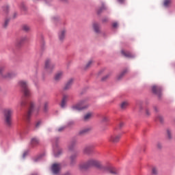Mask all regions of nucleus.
Wrapping results in <instances>:
<instances>
[{
    "label": "nucleus",
    "instance_id": "nucleus-51",
    "mask_svg": "<svg viewBox=\"0 0 175 175\" xmlns=\"http://www.w3.org/2000/svg\"><path fill=\"white\" fill-rule=\"evenodd\" d=\"M124 0H118V2H120V3H122V2H124Z\"/></svg>",
    "mask_w": 175,
    "mask_h": 175
},
{
    "label": "nucleus",
    "instance_id": "nucleus-47",
    "mask_svg": "<svg viewBox=\"0 0 175 175\" xmlns=\"http://www.w3.org/2000/svg\"><path fill=\"white\" fill-rule=\"evenodd\" d=\"M142 109H144L143 105H139V111H142Z\"/></svg>",
    "mask_w": 175,
    "mask_h": 175
},
{
    "label": "nucleus",
    "instance_id": "nucleus-37",
    "mask_svg": "<svg viewBox=\"0 0 175 175\" xmlns=\"http://www.w3.org/2000/svg\"><path fill=\"white\" fill-rule=\"evenodd\" d=\"M157 120H159V121H160V122H163V117L159 116L157 117Z\"/></svg>",
    "mask_w": 175,
    "mask_h": 175
},
{
    "label": "nucleus",
    "instance_id": "nucleus-10",
    "mask_svg": "<svg viewBox=\"0 0 175 175\" xmlns=\"http://www.w3.org/2000/svg\"><path fill=\"white\" fill-rule=\"evenodd\" d=\"M33 107H35V104L33 102H31L29 104V111L26 115L27 121H29V118H31V114H32V111H33Z\"/></svg>",
    "mask_w": 175,
    "mask_h": 175
},
{
    "label": "nucleus",
    "instance_id": "nucleus-54",
    "mask_svg": "<svg viewBox=\"0 0 175 175\" xmlns=\"http://www.w3.org/2000/svg\"><path fill=\"white\" fill-rule=\"evenodd\" d=\"M32 175H38V174H33Z\"/></svg>",
    "mask_w": 175,
    "mask_h": 175
},
{
    "label": "nucleus",
    "instance_id": "nucleus-17",
    "mask_svg": "<svg viewBox=\"0 0 175 175\" xmlns=\"http://www.w3.org/2000/svg\"><path fill=\"white\" fill-rule=\"evenodd\" d=\"M92 27L96 33H99L100 32V30L99 29V24L94 23H93Z\"/></svg>",
    "mask_w": 175,
    "mask_h": 175
},
{
    "label": "nucleus",
    "instance_id": "nucleus-40",
    "mask_svg": "<svg viewBox=\"0 0 175 175\" xmlns=\"http://www.w3.org/2000/svg\"><path fill=\"white\" fill-rule=\"evenodd\" d=\"M103 121L104 122H106L109 121V118H108L107 116H104V117L103 118Z\"/></svg>",
    "mask_w": 175,
    "mask_h": 175
},
{
    "label": "nucleus",
    "instance_id": "nucleus-9",
    "mask_svg": "<svg viewBox=\"0 0 175 175\" xmlns=\"http://www.w3.org/2000/svg\"><path fill=\"white\" fill-rule=\"evenodd\" d=\"M61 170V164L60 163H54L52 165V172L53 174H58Z\"/></svg>",
    "mask_w": 175,
    "mask_h": 175
},
{
    "label": "nucleus",
    "instance_id": "nucleus-1",
    "mask_svg": "<svg viewBox=\"0 0 175 175\" xmlns=\"http://www.w3.org/2000/svg\"><path fill=\"white\" fill-rule=\"evenodd\" d=\"M92 166L101 168L102 163L96 159H90L88 160L87 163H81V164H79V170H85L88 169V167H91Z\"/></svg>",
    "mask_w": 175,
    "mask_h": 175
},
{
    "label": "nucleus",
    "instance_id": "nucleus-48",
    "mask_svg": "<svg viewBox=\"0 0 175 175\" xmlns=\"http://www.w3.org/2000/svg\"><path fill=\"white\" fill-rule=\"evenodd\" d=\"M103 72H105V69H102L101 70L99 71V75H100V73H103Z\"/></svg>",
    "mask_w": 175,
    "mask_h": 175
},
{
    "label": "nucleus",
    "instance_id": "nucleus-46",
    "mask_svg": "<svg viewBox=\"0 0 175 175\" xmlns=\"http://www.w3.org/2000/svg\"><path fill=\"white\" fill-rule=\"evenodd\" d=\"M25 100H23L21 103V106H25Z\"/></svg>",
    "mask_w": 175,
    "mask_h": 175
},
{
    "label": "nucleus",
    "instance_id": "nucleus-14",
    "mask_svg": "<svg viewBox=\"0 0 175 175\" xmlns=\"http://www.w3.org/2000/svg\"><path fill=\"white\" fill-rule=\"evenodd\" d=\"M72 84H73V79L68 80V82L66 83V84L65 85L64 90L65 91H66L68 90H70V88L72 87Z\"/></svg>",
    "mask_w": 175,
    "mask_h": 175
},
{
    "label": "nucleus",
    "instance_id": "nucleus-21",
    "mask_svg": "<svg viewBox=\"0 0 175 175\" xmlns=\"http://www.w3.org/2000/svg\"><path fill=\"white\" fill-rule=\"evenodd\" d=\"M27 40H28V37L23 36L18 41V43L21 44V43H24V42H27Z\"/></svg>",
    "mask_w": 175,
    "mask_h": 175
},
{
    "label": "nucleus",
    "instance_id": "nucleus-20",
    "mask_svg": "<svg viewBox=\"0 0 175 175\" xmlns=\"http://www.w3.org/2000/svg\"><path fill=\"white\" fill-rule=\"evenodd\" d=\"M109 171L111 174H118V170L116 167H110Z\"/></svg>",
    "mask_w": 175,
    "mask_h": 175
},
{
    "label": "nucleus",
    "instance_id": "nucleus-33",
    "mask_svg": "<svg viewBox=\"0 0 175 175\" xmlns=\"http://www.w3.org/2000/svg\"><path fill=\"white\" fill-rule=\"evenodd\" d=\"M93 62H94L92 60H90L85 66V69H88V68H90L91 65H92Z\"/></svg>",
    "mask_w": 175,
    "mask_h": 175
},
{
    "label": "nucleus",
    "instance_id": "nucleus-30",
    "mask_svg": "<svg viewBox=\"0 0 175 175\" xmlns=\"http://www.w3.org/2000/svg\"><path fill=\"white\" fill-rule=\"evenodd\" d=\"M124 122H121L116 127V130L118 131L119 129H122V128H124Z\"/></svg>",
    "mask_w": 175,
    "mask_h": 175
},
{
    "label": "nucleus",
    "instance_id": "nucleus-53",
    "mask_svg": "<svg viewBox=\"0 0 175 175\" xmlns=\"http://www.w3.org/2000/svg\"><path fill=\"white\" fill-rule=\"evenodd\" d=\"M34 2H36V1H39V0H33Z\"/></svg>",
    "mask_w": 175,
    "mask_h": 175
},
{
    "label": "nucleus",
    "instance_id": "nucleus-23",
    "mask_svg": "<svg viewBox=\"0 0 175 175\" xmlns=\"http://www.w3.org/2000/svg\"><path fill=\"white\" fill-rule=\"evenodd\" d=\"M129 105V103H128V102L124 101L121 103L120 107H121V109H126V107H128Z\"/></svg>",
    "mask_w": 175,
    "mask_h": 175
},
{
    "label": "nucleus",
    "instance_id": "nucleus-26",
    "mask_svg": "<svg viewBox=\"0 0 175 175\" xmlns=\"http://www.w3.org/2000/svg\"><path fill=\"white\" fill-rule=\"evenodd\" d=\"M44 113L49 111V103L45 102L44 104Z\"/></svg>",
    "mask_w": 175,
    "mask_h": 175
},
{
    "label": "nucleus",
    "instance_id": "nucleus-4",
    "mask_svg": "<svg viewBox=\"0 0 175 175\" xmlns=\"http://www.w3.org/2000/svg\"><path fill=\"white\" fill-rule=\"evenodd\" d=\"M19 85L21 87L23 94L26 98L31 96V91H29V89L28 88V83L25 81H19Z\"/></svg>",
    "mask_w": 175,
    "mask_h": 175
},
{
    "label": "nucleus",
    "instance_id": "nucleus-29",
    "mask_svg": "<svg viewBox=\"0 0 175 175\" xmlns=\"http://www.w3.org/2000/svg\"><path fill=\"white\" fill-rule=\"evenodd\" d=\"M22 28H23V30L25 31V32H28V31L31 29V28L28 26V25H24Z\"/></svg>",
    "mask_w": 175,
    "mask_h": 175
},
{
    "label": "nucleus",
    "instance_id": "nucleus-22",
    "mask_svg": "<svg viewBox=\"0 0 175 175\" xmlns=\"http://www.w3.org/2000/svg\"><path fill=\"white\" fill-rule=\"evenodd\" d=\"M76 158H77V154H74L70 156V159L71 161L72 165H73L75 161H76Z\"/></svg>",
    "mask_w": 175,
    "mask_h": 175
},
{
    "label": "nucleus",
    "instance_id": "nucleus-27",
    "mask_svg": "<svg viewBox=\"0 0 175 175\" xmlns=\"http://www.w3.org/2000/svg\"><path fill=\"white\" fill-rule=\"evenodd\" d=\"M171 3H172V0H165L163 5L164 6H165V8H167L169 5H170Z\"/></svg>",
    "mask_w": 175,
    "mask_h": 175
},
{
    "label": "nucleus",
    "instance_id": "nucleus-50",
    "mask_svg": "<svg viewBox=\"0 0 175 175\" xmlns=\"http://www.w3.org/2000/svg\"><path fill=\"white\" fill-rule=\"evenodd\" d=\"M16 16H17V13H14V16H13L14 18H16Z\"/></svg>",
    "mask_w": 175,
    "mask_h": 175
},
{
    "label": "nucleus",
    "instance_id": "nucleus-34",
    "mask_svg": "<svg viewBox=\"0 0 175 175\" xmlns=\"http://www.w3.org/2000/svg\"><path fill=\"white\" fill-rule=\"evenodd\" d=\"M40 125H42V120L37 121V122L36 123V128H39Z\"/></svg>",
    "mask_w": 175,
    "mask_h": 175
},
{
    "label": "nucleus",
    "instance_id": "nucleus-6",
    "mask_svg": "<svg viewBox=\"0 0 175 175\" xmlns=\"http://www.w3.org/2000/svg\"><path fill=\"white\" fill-rule=\"evenodd\" d=\"M3 70H5V68L0 67V75L1 76L2 79H12L16 76V75H14L13 72H8L7 74L3 75Z\"/></svg>",
    "mask_w": 175,
    "mask_h": 175
},
{
    "label": "nucleus",
    "instance_id": "nucleus-42",
    "mask_svg": "<svg viewBox=\"0 0 175 175\" xmlns=\"http://www.w3.org/2000/svg\"><path fill=\"white\" fill-rule=\"evenodd\" d=\"M157 148H162V144H161V143H157Z\"/></svg>",
    "mask_w": 175,
    "mask_h": 175
},
{
    "label": "nucleus",
    "instance_id": "nucleus-43",
    "mask_svg": "<svg viewBox=\"0 0 175 175\" xmlns=\"http://www.w3.org/2000/svg\"><path fill=\"white\" fill-rule=\"evenodd\" d=\"M109 21V18H104L103 19V23H107Z\"/></svg>",
    "mask_w": 175,
    "mask_h": 175
},
{
    "label": "nucleus",
    "instance_id": "nucleus-16",
    "mask_svg": "<svg viewBox=\"0 0 175 175\" xmlns=\"http://www.w3.org/2000/svg\"><path fill=\"white\" fill-rule=\"evenodd\" d=\"M93 116L94 113H92V112H89L83 116V120L84 121H88L89 120H91Z\"/></svg>",
    "mask_w": 175,
    "mask_h": 175
},
{
    "label": "nucleus",
    "instance_id": "nucleus-45",
    "mask_svg": "<svg viewBox=\"0 0 175 175\" xmlns=\"http://www.w3.org/2000/svg\"><path fill=\"white\" fill-rule=\"evenodd\" d=\"M146 115L150 116V111L148 109H146Z\"/></svg>",
    "mask_w": 175,
    "mask_h": 175
},
{
    "label": "nucleus",
    "instance_id": "nucleus-3",
    "mask_svg": "<svg viewBox=\"0 0 175 175\" xmlns=\"http://www.w3.org/2000/svg\"><path fill=\"white\" fill-rule=\"evenodd\" d=\"M4 121L8 125L10 126L12 125V116H13V109L7 108L3 110Z\"/></svg>",
    "mask_w": 175,
    "mask_h": 175
},
{
    "label": "nucleus",
    "instance_id": "nucleus-49",
    "mask_svg": "<svg viewBox=\"0 0 175 175\" xmlns=\"http://www.w3.org/2000/svg\"><path fill=\"white\" fill-rule=\"evenodd\" d=\"M38 102L39 103H41L42 102H43V98H39Z\"/></svg>",
    "mask_w": 175,
    "mask_h": 175
},
{
    "label": "nucleus",
    "instance_id": "nucleus-35",
    "mask_svg": "<svg viewBox=\"0 0 175 175\" xmlns=\"http://www.w3.org/2000/svg\"><path fill=\"white\" fill-rule=\"evenodd\" d=\"M152 174H157V173H158V170H157L155 167H153L152 170Z\"/></svg>",
    "mask_w": 175,
    "mask_h": 175
},
{
    "label": "nucleus",
    "instance_id": "nucleus-31",
    "mask_svg": "<svg viewBox=\"0 0 175 175\" xmlns=\"http://www.w3.org/2000/svg\"><path fill=\"white\" fill-rule=\"evenodd\" d=\"M56 150H54V155L55 157H59L61 154V152H62V150H61V149H58V154H57L56 152Z\"/></svg>",
    "mask_w": 175,
    "mask_h": 175
},
{
    "label": "nucleus",
    "instance_id": "nucleus-41",
    "mask_svg": "<svg viewBox=\"0 0 175 175\" xmlns=\"http://www.w3.org/2000/svg\"><path fill=\"white\" fill-rule=\"evenodd\" d=\"M112 26H113V28H117V27H118V23L114 22V23L112 24Z\"/></svg>",
    "mask_w": 175,
    "mask_h": 175
},
{
    "label": "nucleus",
    "instance_id": "nucleus-19",
    "mask_svg": "<svg viewBox=\"0 0 175 175\" xmlns=\"http://www.w3.org/2000/svg\"><path fill=\"white\" fill-rule=\"evenodd\" d=\"M91 131V128H85L79 131V135H85V133H88Z\"/></svg>",
    "mask_w": 175,
    "mask_h": 175
},
{
    "label": "nucleus",
    "instance_id": "nucleus-12",
    "mask_svg": "<svg viewBox=\"0 0 175 175\" xmlns=\"http://www.w3.org/2000/svg\"><path fill=\"white\" fill-rule=\"evenodd\" d=\"M152 92H154V94H156V95L161 96V92H162V88L154 85L152 87Z\"/></svg>",
    "mask_w": 175,
    "mask_h": 175
},
{
    "label": "nucleus",
    "instance_id": "nucleus-38",
    "mask_svg": "<svg viewBox=\"0 0 175 175\" xmlns=\"http://www.w3.org/2000/svg\"><path fill=\"white\" fill-rule=\"evenodd\" d=\"M102 10H105V7H103V8H100V9L97 11L98 14H100V13H102Z\"/></svg>",
    "mask_w": 175,
    "mask_h": 175
},
{
    "label": "nucleus",
    "instance_id": "nucleus-52",
    "mask_svg": "<svg viewBox=\"0 0 175 175\" xmlns=\"http://www.w3.org/2000/svg\"><path fill=\"white\" fill-rule=\"evenodd\" d=\"M38 161H39V159H34L35 162H38Z\"/></svg>",
    "mask_w": 175,
    "mask_h": 175
},
{
    "label": "nucleus",
    "instance_id": "nucleus-25",
    "mask_svg": "<svg viewBox=\"0 0 175 175\" xmlns=\"http://www.w3.org/2000/svg\"><path fill=\"white\" fill-rule=\"evenodd\" d=\"M125 73H126V70H125L122 73H120L119 75H118V77H117L118 80H121V79H122V77H124V76L125 75Z\"/></svg>",
    "mask_w": 175,
    "mask_h": 175
},
{
    "label": "nucleus",
    "instance_id": "nucleus-18",
    "mask_svg": "<svg viewBox=\"0 0 175 175\" xmlns=\"http://www.w3.org/2000/svg\"><path fill=\"white\" fill-rule=\"evenodd\" d=\"M66 102H68V96H64L61 103V107H65Z\"/></svg>",
    "mask_w": 175,
    "mask_h": 175
},
{
    "label": "nucleus",
    "instance_id": "nucleus-36",
    "mask_svg": "<svg viewBox=\"0 0 175 175\" xmlns=\"http://www.w3.org/2000/svg\"><path fill=\"white\" fill-rule=\"evenodd\" d=\"M110 77V74L107 75L105 77L102 78L103 81H105V80L109 79Z\"/></svg>",
    "mask_w": 175,
    "mask_h": 175
},
{
    "label": "nucleus",
    "instance_id": "nucleus-8",
    "mask_svg": "<svg viewBox=\"0 0 175 175\" xmlns=\"http://www.w3.org/2000/svg\"><path fill=\"white\" fill-rule=\"evenodd\" d=\"M121 139V134H113L109 138V142L111 143H118Z\"/></svg>",
    "mask_w": 175,
    "mask_h": 175
},
{
    "label": "nucleus",
    "instance_id": "nucleus-32",
    "mask_svg": "<svg viewBox=\"0 0 175 175\" xmlns=\"http://www.w3.org/2000/svg\"><path fill=\"white\" fill-rule=\"evenodd\" d=\"M3 10L5 14H8L9 12V6L5 5L3 7Z\"/></svg>",
    "mask_w": 175,
    "mask_h": 175
},
{
    "label": "nucleus",
    "instance_id": "nucleus-24",
    "mask_svg": "<svg viewBox=\"0 0 175 175\" xmlns=\"http://www.w3.org/2000/svg\"><path fill=\"white\" fill-rule=\"evenodd\" d=\"M39 139L38 138H33L31 139V144H33V146H36V144H39Z\"/></svg>",
    "mask_w": 175,
    "mask_h": 175
},
{
    "label": "nucleus",
    "instance_id": "nucleus-44",
    "mask_svg": "<svg viewBox=\"0 0 175 175\" xmlns=\"http://www.w3.org/2000/svg\"><path fill=\"white\" fill-rule=\"evenodd\" d=\"M64 129H65V127H60L58 129V132H62V131H64Z\"/></svg>",
    "mask_w": 175,
    "mask_h": 175
},
{
    "label": "nucleus",
    "instance_id": "nucleus-5",
    "mask_svg": "<svg viewBox=\"0 0 175 175\" xmlns=\"http://www.w3.org/2000/svg\"><path fill=\"white\" fill-rule=\"evenodd\" d=\"M54 68H55V65L54 64V63L51 62V59H46L45 60V64H44L45 70H46V72H48L49 73H51Z\"/></svg>",
    "mask_w": 175,
    "mask_h": 175
},
{
    "label": "nucleus",
    "instance_id": "nucleus-39",
    "mask_svg": "<svg viewBox=\"0 0 175 175\" xmlns=\"http://www.w3.org/2000/svg\"><path fill=\"white\" fill-rule=\"evenodd\" d=\"M8 24H9V19H6V20L5 21V23H4V27H5V28H6V27H8Z\"/></svg>",
    "mask_w": 175,
    "mask_h": 175
},
{
    "label": "nucleus",
    "instance_id": "nucleus-55",
    "mask_svg": "<svg viewBox=\"0 0 175 175\" xmlns=\"http://www.w3.org/2000/svg\"><path fill=\"white\" fill-rule=\"evenodd\" d=\"M23 157H25V154H23Z\"/></svg>",
    "mask_w": 175,
    "mask_h": 175
},
{
    "label": "nucleus",
    "instance_id": "nucleus-56",
    "mask_svg": "<svg viewBox=\"0 0 175 175\" xmlns=\"http://www.w3.org/2000/svg\"><path fill=\"white\" fill-rule=\"evenodd\" d=\"M62 1H66V0H62Z\"/></svg>",
    "mask_w": 175,
    "mask_h": 175
},
{
    "label": "nucleus",
    "instance_id": "nucleus-11",
    "mask_svg": "<svg viewBox=\"0 0 175 175\" xmlns=\"http://www.w3.org/2000/svg\"><path fill=\"white\" fill-rule=\"evenodd\" d=\"M93 150H94V146L92 145L87 146L83 150V154H85L86 155H90V154L92 152Z\"/></svg>",
    "mask_w": 175,
    "mask_h": 175
},
{
    "label": "nucleus",
    "instance_id": "nucleus-28",
    "mask_svg": "<svg viewBox=\"0 0 175 175\" xmlns=\"http://www.w3.org/2000/svg\"><path fill=\"white\" fill-rule=\"evenodd\" d=\"M167 139H169V140L172 139V131L170 130H167Z\"/></svg>",
    "mask_w": 175,
    "mask_h": 175
},
{
    "label": "nucleus",
    "instance_id": "nucleus-15",
    "mask_svg": "<svg viewBox=\"0 0 175 175\" xmlns=\"http://www.w3.org/2000/svg\"><path fill=\"white\" fill-rule=\"evenodd\" d=\"M62 76H64V72L62 71L57 72L55 75V81H59V80L62 79Z\"/></svg>",
    "mask_w": 175,
    "mask_h": 175
},
{
    "label": "nucleus",
    "instance_id": "nucleus-7",
    "mask_svg": "<svg viewBox=\"0 0 175 175\" xmlns=\"http://www.w3.org/2000/svg\"><path fill=\"white\" fill-rule=\"evenodd\" d=\"M58 40L60 42H64L65 40V38H66V29H62L59 31L58 34Z\"/></svg>",
    "mask_w": 175,
    "mask_h": 175
},
{
    "label": "nucleus",
    "instance_id": "nucleus-2",
    "mask_svg": "<svg viewBox=\"0 0 175 175\" xmlns=\"http://www.w3.org/2000/svg\"><path fill=\"white\" fill-rule=\"evenodd\" d=\"M90 105L87 102V98L82 99L79 100L76 105L72 107V110H78L79 111L81 110H85L88 109Z\"/></svg>",
    "mask_w": 175,
    "mask_h": 175
},
{
    "label": "nucleus",
    "instance_id": "nucleus-13",
    "mask_svg": "<svg viewBox=\"0 0 175 175\" xmlns=\"http://www.w3.org/2000/svg\"><path fill=\"white\" fill-rule=\"evenodd\" d=\"M121 53L124 57H126V58H133V57H135V55H133V54H132L131 52L122 50Z\"/></svg>",
    "mask_w": 175,
    "mask_h": 175
}]
</instances>
